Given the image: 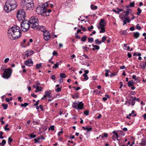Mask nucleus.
Returning <instances> with one entry per match:
<instances>
[{
	"instance_id": "1",
	"label": "nucleus",
	"mask_w": 146,
	"mask_h": 146,
	"mask_svg": "<svg viewBox=\"0 0 146 146\" xmlns=\"http://www.w3.org/2000/svg\"><path fill=\"white\" fill-rule=\"evenodd\" d=\"M17 6V3L15 0H7L4 6V9L8 13L15 9Z\"/></svg>"
},
{
	"instance_id": "2",
	"label": "nucleus",
	"mask_w": 146,
	"mask_h": 146,
	"mask_svg": "<svg viewBox=\"0 0 146 146\" xmlns=\"http://www.w3.org/2000/svg\"><path fill=\"white\" fill-rule=\"evenodd\" d=\"M21 3L23 7L26 10H33L34 5L33 0H22Z\"/></svg>"
},
{
	"instance_id": "3",
	"label": "nucleus",
	"mask_w": 146,
	"mask_h": 146,
	"mask_svg": "<svg viewBox=\"0 0 146 146\" xmlns=\"http://www.w3.org/2000/svg\"><path fill=\"white\" fill-rule=\"evenodd\" d=\"M30 25V27L35 30L40 28V26L38 25V21L36 17H32L29 21Z\"/></svg>"
},
{
	"instance_id": "4",
	"label": "nucleus",
	"mask_w": 146,
	"mask_h": 146,
	"mask_svg": "<svg viewBox=\"0 0 146 146\" xmlns=\"http://www.w3.org/2000/svg\"><path fill=\"white\" fill-rule=\"evenodd\" d=\"M17 17L19 21L25 20V13L23 9H19L17 13Z\"/></svg>"
},
{
	"instance_id": "5",
	"label": "nucleus",
	"mask_w": 146,
	"mask_h": 146,
	"mask_svg": "<svg viewBox=\"0 0 146 146\" xmlns=\"http://www.w3.org/2000/svg\"><path fill=\"white\" fill-rule=\"evenodd\" d=\"M30 27V25L29 21L25 20H23L21 23V28L22 31L24 32L28 31L29 27Z\"/></svg>"
},
{
	"instance_id": "6",
	"label": "nucleus",
	"mask_w": 146,
	"mask_h": 146,
	"mask_svg": "<svg viewBox=\"0 0 146 146\" xmlns=\"http://www.w3.org/2000/svg\"><path fill=\"white\" fill-rule=\"evenodd\" d=\"M21 31L20 27L17 26L12 27L9 29L8 31V35L9 34V36L11 37L12 34L13 33H15Z\"/></svg>"
},
{
	"instance_id": "7",
	"label": "nucleus",
	"mask_w": 146,
	"mask_h": 146,
	"mask_svg": "<svg viewBox=\"0 0 146 146\" xmlns=\"http://www.w3.org/2000/svg\"><path fill=\"white\" fill-rule=\"evenodd\" d=\"M47 11V9L45 7H41L38 6L36 9V12L38 14L42 15L43 16L45 15Z\"/></svg>"
},
{
	"instance_id": "8",
	"label": "nucleus",
	"mask_w": 146,
	"mask_h": 146,
	"mask_svg": "<svg viewBox=\"0 0 146 146\" xmlns=\"http://www.w3.org/2000/svg\"><path fill=\"white\" fill-rule=\"evenodd\" d=\"M21 33L22 32L21 31L18 32L13 33V34H12L11 37L9 36V34L8 35V36L10 39L12 40H15L20 38L21 36Z\"/></svg>"
},
{
	"instance_id": "9",
	"label": "nucleus",
	"mask_w": 146,
	"mask_h": 146,
	"mask_svg": "<svg viewBox=\"0 0 146 146\" xmlns=\"http://www.w3.org/2000/svg\"><path fill=\"white\" fill-rule=\"evenodd\" d=\"M12 70L10 68L5 69L3 74V77L6 79L9 78L11 75Z\"/></svg>"
},
{
	"instance_id": "10",
	"label": "nucleus",
	"mask_w": 146,
	"mask_h": 146,
	"mask_svg": "<svg viewBox=\"0 0 146 146\" xmlns=\"http://www.w3.org/2000/svg\"><path fill=\"white\" fill-rule=\"evenodd\" d=\"M24 63L25 64L29 66H32L33 64V62L31 58L25 61Z\"/></svg>"
},
{
	"instance_id": "11",
	"label": "nucleus",
	"mask_w": 146,
	"mask_h": 146,
	"mask_svg": "<svg viewBox=\"0 0 146 146\" xmlns=\"http://www.w3.org/2000/svg\"><path fill=\"white\" fill-rule=\"evenodd\" d=\"M36 88L37 90H39V91H41L42 90V88L41 87H39L38 86L40 85V83L38 82H36Z\"/></svg>"
},
{
	"instance_id": "12",
	"label": "nucleus",
	"mask_w": 146,
	"mask_h": 146,
	"mask_svg": "<svg viewBox=\"0 0 146 146\" xmlns=\"http://www.w3.org/2000/svg\"><path fill=\"white\" fill-rule=\"evenodd\" d=\"M104 27L105 26H97L99 29L100 30L101 29V30L100 31V33H104L106 31Z\"/></svg>"
},
{
	"instance_id": "13",
	"label": "nucleus",
	"mask_w": 146,
	"mask_h": 146,
	"mask_svg": "<svg viewBox=\"0 0 146 146\" xmlns=\"http://www.w3.org/2000/svg\"><path fill=\"white\" fill-rule=\"evenodd\" d=\"M100 26H105L106 25V23L104 19H102L100 20L99 23Z\"/></svg>"
},
{
	"instance_id": "14",
	"label": "nucleus",
	"mask_w": 146,
	"mask_h": 146,
	"mask_svg": "<svg viewBox=\"0 0 146 146\" xmlns=\"http://www.w3.org/2000/svg\"><path fill=\"white\" fill-rule=\"evenodd\" d=\"M84 105V104L82 102H81L78 104L77 108L79 110H82L83 107Z\"/></svg>"
},
{
	"instance_id": "15",
	"label": "nucleus",
	"mask_w": 146,
	"mask_h": 146,
	"mask_svg": "<svg viewBox=\"0 0 146 146\" xmlns=\"http://www.w3.org/2000/svg\"><path fill=\"white\" fill-rule=\"evenodd\" d=\"M82 128L84 130H87L88 132L91 131L92 129V128L90 126L89 127L88 126H86V127L83 126L82 127Z\"/></svg>"
},
{
	"instance_id": "16",
	"label": "nucleus",
	"mask_w": 146,
	"mask_h": 146,
	"mask_svg": "<svg viewBox=\"0 0 146 146\" xmlns=\"http://www.w3.org/2000/svg\"><path fill=\"white\" fill-rule=\"evenodd\" d=\"M134 82L133 80H131L129 81L127 83V85L129 87H131L134 84Z\"/></svg>"
},
{
	"instance_id": "17",
	"label": "nucleus",
	"mask_w": 146,
	"mask_h": 146,
	"mask_svg": "<svg viewBox=\"0 0 146 146\" xmlns=\"http://www.w3.org/2000/svg\"><path fill=\"white\" fill-rule=\"evenodd\" d=\"M133 36L135 38H137L140 36V34L138 32L133 33Z\"/></svg>"
},
{
	"instance_id": "18",
	"label": "nucleus",
	"mask_w": 146,
	"mask_h": 146,
	"mask_svg": "<svg viewBox=\"0 0 146 146\" xmlns=\"http://www.w3.org/2000/svg\"><path fill=\"white\" fill-rule=\"evenodd\" d=\"M141 143H139V145H146V139L143 138L141 139Z\"/></svg>"
},
{
	"instance_id": "19",
	"label": "nucleus",
	"mask_w": 146,
	"mask_h": 146,
	"mask_svg": "<svg viewBox=\"0 0 146 146\" xmlns=\"http://www.w3.org/2000/svg\"><path fill=\"white\" fill-rule=\"evenodd\" d=\"M139 66L141 68V69H144L146 67V66L144 63V62L143 61L141 62L139 65Z\"/></svg>"
},
{
	"instance_id": "20",
	"label": "nucleus",
	"mask_w": 146,
	"mask_h": 146,
	"mask_svg": "<svg viewBox=\"0 0 146 146\" xmlns=\"http://www.w3.org/2000/svg\"><path fill=\"white\" fill-rule=\"evenodd\" d=\"M78 102H75L72 103V106L74 108L76 109H77L78 106Z\"/></svg>"
},
{
	"instance_id": "21",
	"label": "nucleus",
	"mask_w": 146,
	"mask_h": 146,
	"mask_svg": "<svg viewBox=\"0 0 146 146\" xmlns=\"http://www.w3.org/2000/svg\"><path fill=\"white\" fill-rule=\"evenodd\" d=\"M131 11V10L130 9H127V11L124 12L125 13V14L124 15V17H125L129 15V13Z\"/></svg>"
},
{
	"instance_id": "22",
	"label": "nucleus",
	"mask_w": 146,
	"mask_h": 146,
	"mask_svg": "<svg viewBox=\"0 0 146 146\" xmlns=\"http://www.w3.org/2000/svg\"><path fill=\"white\" fill-rule=\"evenodd\" d=\"M87 38V36L86 35H84L82 37V38H81V41L83 42H85L86 41Z\"/></svg>"
},
{
	"instance_id": "23",
	"label": "nucleus",
	"mask_w": 146,
	"mask_h": 146,
	"mask_svg": "<svg viewBox=\"0 0 146 146\" xmlns=\"http://www.w3.org/2000/svg\"><path fill=\"white\" fill-rule=\"evenodd\" d=\"M51 91L50 90L48 91H46L45 92V94H46L47 96H49L51 94Z\"/></svg>"
},
{
	"instance_id": "24",
	"label": "nucleus",
	"mask_w": 146,
	"mask_h": 146,
	"mask_svg": "<svg viewBox=\"0 0 146 146\" xmlns=\"http://www.w3.org/2000/svg\"><path fill=\"white\" fill-rule=\"evenodd\" d=\"M36 136V135H34L33 133H31L29 135V137H30V139L31 138H35Z\"/></svg>"
},
{
	"instance_id": "25",
	"label": "nucleus",
	"mask_w": 146,
	"mask_h": 146,
	"mask_svg": "<svg viewBox=\"0 0 146 146\" xmlns=\"http://www.w3.org/2000/svg\"><path fill=\"white\" fill-rule=\"evenodd\" d=\"M119 32L122 35H125L127 34L126 30L120 31Z\"/></svg>"
},
{
	"instance_id": "26",
	"label": "nucleus",
	"mask_w": 146,
	"mask_h": 146,
	"mask_svg": "<svg viewBox=\"0 0 146 146\" xmlns=\"http://www.w3.org/2000/svg\"><path fill=\"white\" fill-rule=\"evenodd\" d=\"M91 8L92 10H96L98 8V7L94 5H91Z\"/></svg>"
},
{
	"instance_id": "27",
	"label": "nucleus",
	"mask_w": 146,
	"mask_h": 146,
	"mask_svg": "<svg viewBox=\"0 0 146 146\" xmlns=\"http://www.w3.org/2000/svg\"><path fill=\"white\" fill-rule=\"evenodd\" d=\"M42 64L40 63L39 64H36V69H38L39 68L41 67Z\"/></svg>"
},
{
	"instance_id": "28",
	"label": "nucleus",
	"mask_w": 146,
	"mask_h": 146,
	"mask_svg": "<svg viewBox=\"0 0 146 146\" xmlns=\"http://www.w3.org/2000/svg\"><path fill=\"white\" fill-rule=\"evenodd\" d=\"M88 42L90 43H92L94 42V38L92 37H89L88 38Z\"/></svg>"
},
{
	"instance_id": "29",
	"label": "nucleus",
	"mask_w": 146,
	"mask_h": 146,
	"mask_svg": "<svg viewBox=\"0 0 146 146\" xmlns=\"http://www.w3.org/2000/svg\"><path fill=\"white\" fill-rule=\"evenodd\" d=\"M60 76L61 78H65L66 77V76L65 74L63 73H61L60 74Z\"/></svg>"
},
{
	"instance_id": "30",
	"label": "nucleus",
	"mask_w": 146,
	"mask_h": 146,
	"mask_svg": "<svg viewBox=\"0 0 146 146\" xmlns=\"http://www.w3.org/2000/svg\"><path fill=\"white\" fill-rule=\"evenodd\" d=\"M137 10L138 12L137 13V14L138 15H139L141 12V10L139 7L137 8Z\"/></svg>"
},
{
	"instance_id": "31",
	"label": "nucleus",
	"mask_w": 146,
	"mask_h": 146,
	"mask_svg": "<svg viewBox=\"0 0 146 146\" xmlns=\"http://www.w3.org/2000/svg\"><path fill=\"white\" fill-rule=\"evenodd\" d=\"M50 34L48 35V36H44V39L45 40H46V41L48 40V39H49V38H50Z\"/></svg>"
},
{
	"instance_id": "32",
	"label": "nucleus",
	"mask_w": 146,
	"mask_h": 146,
	"mask_svg": "<svg viewBox=\"0 0 146 146\" xmlns=\"http://www.w3.org/2000/svg\"><path fill=\"white\" fill-rule=\"evenodd\" d=\"M29 104L27 103H25L24 104H21V106L22 107H26Z\"/></svg>"
},
{
	"instance_id": "33",
	"label": "nucleus",
	"mask_w": 146,
	"mask_h": 146,
	"mask_svg": "<svg viewBox=\"0 0 146 146\" xmlns=\"http://www.w3.org/2000/svg\"><path fill=\"white\" fill-rule=\"evenodd\" d=\"M84 77V78H83L84 80H88V76L87 74H84L83 75Z\"/></svg>"
},
{
	"instance_id": "34",
	"label": "nucleus",
	"mask_w": 146,
	"mask_h": 146,
	"mask_svg": "<svg viewBox=\"0 0 146 146\" xmlns=\"http://www.w3.org/2000/svg\"><path fill=\"white\" fill-rule=\"evenodd\" d=\"M6 141L5 140H3L2 141V142L1 143H0V145L1 146H4V145L5 144Z\"/></svg>"
},
{
	"instance_id": "35",
	"label": "nucleus",
	"mask_w": 146,
	"mask_h": 146,
	"mask_svg": "<svg viewBox=\"0 0 146 146\" xmlns=\"http://www.w3.org/2000/svg\"><path fill=\"white\" fill-rule=\"evenodd\" d=\"M2 106L3 107V109L4 110H6L7 108L8 105L7 104H5L4 103H3L2 105Z\"/></svg>"
},
{
	"instance_id": "36",
	"label": "nucleus",
	"mask_w": 146,
	"mask_h": 146,
	"mask_svg": "<svg viewBox=\"0 0 146 146\" xmlns=\"http://www.w3.org/2000/svg\"><path fill=\"white\" fill-rule=\"evenodd\" d=\"M13 139L10 137H9L8 143L9 145H10L11 143L13 141Z\"/></svg>"
},
{
	"instance_id": "37",
	"label": "nucleus",
	"mask_w": 146,
	"mask_h": 146,
	"mask_svg": "<svg viewBox=\"0 0 146 146\" xmlns=\"http://www.w3.org/2000/svg\"><path fill=\"white\" fill-rule=\"evenodd\" d=\"M50 34L48 31H45L44 32V36H48V35Z\"/></svg>"
},
{
	"instance_id": "38",
	"label": "nucleus",
	"mask_w": 146,
	"mask_h": 146,
	"mask_svg": "<svg viewBox=\"0 0 146 146\" xmlns=\"http://www.w3.org/2000/svg\"><path fill=\"white\" fill-rule=\"evenodd\" d=\"M125 20L128 23H129L131 21L130 19L128 17H126L125 18Z\"/></svg>"
},
{
	"instance_id": "39",
	"label": "nucleus",
	"mask_w": 146,
	"mask_h": 146,
	"mask_svg": "<svg viewBox=\"0 0 146 146\" xmlns=\"http://www.w3.org/2000/svg\"><path fill=\"white\" fill-rule=\"evenodd\" d=\"M107 37L105 36H104L102 38V42H104L106 40V38H107Z\"/></svg>"
},
{
	"instance_id": "40",
	"label": "nucleus",
	"mask_w": 146,
	"mask_h": 146,
	"mask_svg": "<svg viewBox=\"0 0 146 146\" xmlns=\"http://www.w3.org/2000/svg\"><path fill=\"white\" fill-rule=\"evenodd\" d=\"M129 6L131 7H133L135 6V3L134 1L129 3Z\"/></svg>"
},
{
	"instance_id": "41",
	"label": "nucleus",
	"mask_w": 146,
	"mask_h": 146,
	"mask_svg": "<svg viewBox=\"0 0 146 146\" xmlns=\"http://www.w3.org/2000/svg\"><path fill=\"white\" fill-rule=\"evenodd\" d=\"M54 126L52 125L50 126V127L49 128L48 130H51L53 131L54 130Z\"/></svg>"
},
{
	"instance_id": "42",
	"label": "nucleus",
	"mask_w": 146,
	"mask_h": 146,
	"mask_svg": "<svg viewBox=\"0 0 146 146\" xmlns=\"http://www.w3.org/2000/svg\"><path fill=\"white\" fill-rule=\"evenodd\" d=\"M107 96V97H104L103 98V100L104 101H106L107 99V98H110V97L109 96V95H106L105 96Z\"/></svg>"
},
{
	"instance_id": "43",
	"label": "nucleus",
	"mask_w": 146,
	"mask_h": 146,
	"mask_svg": "<svg viewBox=\"0 0 146 146\" xmlns=\"http://www.w3.org/2000/svg\"><path fill=\"white\" fill-rule=\"evenodd\" d=\"M58 66H59L58 63V62H57L56 63V64H54V66H53L52 68H56L58 67Z\"/></svg>"
},
{
	"instance_id": "44",
	"label": "nucleus",
	"mask_w": 146,
	"mask_h": 146,
	"mask_svg": "<svg viewBox=\"0 0 146 146\" xmlns=\"http://www.w3.org/2000/svg\"><path fill=\"white\" fill-rule=\"evenodd\" d=\"M61 87L60 88H58L57 89H56L55 91L57 92H59L61 91Z\"/></svg>"
},
{
	"instance_id": "45",
	"label": "nucleus",
	"mask_w": 146,
	"mask_h": 146,
	"mask_svg": "<svg viewBox=\"0 0 146 146\" xmlns=\"http://www.w3.org/2000/svg\"><path fill=\"white\" fill-rule=\"evenodd\" d=\"M81 70H84L85 72L84 74H88L89 72V71L88 70H85L84 68H82Z\"/></svg>"
},
{
	"instance_id": "46",
	"label": "nucleus",
	"mask_w": 146,
	"mask_h": 146,
	"mask_svg": "<svg viewBox=\"0 0 146 146\" xmlns=\"http://www.w3.org/2000/svg\"><path fill=\"white\" fill-rule=\"evenodd\" d=\"M89 111H88L86 110L84 112V114L86 115H88L89 114Z\"/></svg>"
},
{
	"instance_id": "47",
	"label": "nucleus",
	"mask_w": 146,
	"mask_h": 146,
	"mask_svg": "<svg viewBox=\"0 0 146 146\" xmlns=\"http://www.w3.org/2000/svg\"><path fill=\"white\" fill-rule=\"evenodd\" d=\"M134 100H136L139 102H140V99L139 98H137L136 97H133V99Z\"/></svg>"
},
{
	"instance_id": "48",
	"label": "nucleus",
	"mask_w": 146,
	"mask_h": 146,
	"mask_svg": "<svg viewBox=\"0 0 146 146\" xmlns=\"http://www.w3.org/2000/svg\"><path fill=\"white\" fill-rule=\"evenodd\" d=\"M130 102H129L128 101V100L126 101L125 102V105L128 104V106H130Z\"/></svg>"
},
{
	"instance_id": "49",
	"label": "nucleus",
	"mask_w": 146,
	"mask_h": 146,
	"mask_svg": "<svg viewBox=\"0 0 146 146\" xmlns=\"http://www.w3.org/2000/svg\"><path fill=\"white\" fill-rule=\"evenodd\" d=\"M117 74V73H112L110 75V77H112L113 76H115Z\"/></svg>"
},
{
	"instance_id": "50",
	"label": "nucleus",
	"mask_w": 146,
	"mask_h": 146,
	"mask_svg": "<svg viewBox=\"0 0 146 146\" xmlns=\"http://www.w3.org/2000/svg\"><path fill=\"white\" fill-rule=\"evenodd\" d=\"M94 28V27L92 25L90 27H88V30L89 31H91L92 29Z\"/></svg>"
},
{
	"instance_id": "51",
	"label": "nucleus",
	"mask_w": 146,
	"mask_h": 146,
	"mask_svg": "<svg viewBox=\"0 0 146 146\" xmlns=\"http://www.w3.org/2000/svg\"><path fill=\"white\" fill-rule=\"evenodd\" d=\"M45 139V138L44 137V136H43L42 135H41L40 137H38L37 138V139Z\"/></svg>"
},
{
	"instance_id": "52",
	"label": "nucleus",
	"mask_w": 146,
	"mask_h": 146,
	"mask_svg": "<svg viewBox=\"0 0 146 146\" xmlns=\"http://www.w3.org/2000/svg\"><path fill=\"white\" fill-rule=\"evenodd\" d=\"M9 58H7L5 59L4 60V62L5 63H7V62L9 60Z\"/></svg>"
},
{
	"instance_id": "53",
	"label": "nucleus",
	"mask_w": 146,
	"mask_h": 146,
	"mask_svg": "<svg viewBox=\"0 0 146 146\" xmlns=\"http://www.w3.org/2000/svg\"><path fill=\"white\" fill-rule=\"evenodd\" d=\"M73 88L75 90L78 91L79 90V89H80V87H78L77 88H76L75 86H74L73 87Z\"/></svg>"
},
{
	"instance_id": "54",
	"label": "nucleus",
	"mask_w": 146,
	"mask_h": 146,
	"mask_svg": "<svg viewBox=\"0 0 146 146\" xmlns=\"http://www.w3.org/2000/svg\"><path fill=\"white\" fill-rule=\"evenodd\" d=\"M63 133V132L62 131H60L58 133V136H60V135L62 134Z\"/></svg>"
},
{
	"instance_id": "55",
	"label": "nucleus",
	"mask_w": 146,
	"mask_h": 146,
	"mask_svg": "<svg viewBox=\"0 0 146 146\" xmlns=\"http://www.w3.org/2000/svg\"><path fill=\"white\" fill-rule=\"evenodd\" d=\"M136 28L138 30H140L141 28L139 26V24H137V25L136 26Z\"/></svg>"
},
{
	"instance_id": "56",
	"label": "nucleus",
	"mask_w": 146,
	"mask_h": 146,
	"mask_svg": "<svg viewBox=\"0 0 146 146\" xmlns=\"http://www.w3.org/2000/svg\"><path fill=\"white\" fill-rule=\"evenodd\" d=\"M94 48H95V49L98 50L100 48V46H98L96 45Z\"/></svg>"
},
{
	"instance_id": "57",
	"label": "nucleus",
	"mask_w": 146,
	"mask_h": 146,
	"mask_svg": "<svg viewBox=\"0 0 146 146\" xmlns=\"http://www.w3.org/2000/svg\"><path fill=\"white\" fill-rule=\"evenodd\" d=\"M75 35L76 36V37L80 39V37L79 35H78V34L77 33H76L75 34Z\"/></svg>"
},
{
	"instance_id": "58",
	"label": "nucleus",
	"mask_w": 146,
	"mask_h": 146,
	"mask_svg": "<svg viewBox=\"0 0 146 146\" xmlns=\"http://www.w3.org/2000/svg\"><path fill=\"white\" fill-rule=\"evenodd\" d=\"M31 96L32 97H34L35 98H36L37 97V96L34 93H33L31 94Z\"/></svg>"
},
{
	"instance_id": "59",
	"label": "nucleus",
	"mask_w": 146,
	"mask_h": 146,
	"mask_svg": "<svg viewBox=\"0 0 146 146\" xmlns=\"http://www.w3.org/2000/svg\"><path fill=\"white\" fill-rule=\"evenodd\" d=\"M116 9L118 10L119 11H119V13L120 12L122 11H123V9H119V8L117 7L116 8Z\"/></svg>"
},
{
	"instance_id": "60",
	"label": "nucleus",
	"mask_w": 146,
	"mask_h": 146,
	"mask_svg": "<svg viewBox=\"0 0 146 146\" xmlns=\"http://www.w3.org/2000/svg\"><path fill=\"white\" fill-rule=\"evenodd\" d=\"M59 83L61 84L63 82V80L62 78H60L59 80Z\"/></svg>"
},
{
	"instance_id": "61",
	"label": "nucleus",
	"mask_w": 146,
	"mask_h": 146,
	"mask_svg": "<svg viewBox=\"0 0 146 146\" xmlns=\"http://www.w3.org/2000/svg\"><path fill=\"white\" fill-rule=\"evenodd\" d=\"M131 105L132 106H133L135 103V102L134 101V100H132L131 101Z\"/></svg>"
},
{
	"instance_id": "62",
	"label": "nucleus",
	"mask_w": 146,
	"mask_h": 146,
	"mask_svg": "<svg viewBox=\"0 0 146 146\" xmlns=\"http://www.w3.org/2000/svg\"><path fill=\"white\" fill-rule=\"evenodd\" d=\"M52 54L53 55H57V52L56 51H54Z\"/></svg>"
},
{
	"instance_id": "63",
	"label": "nucleus",
	"mask_w": 146,
	"mask_h": 146,
	"mask_svg": "<svg viewBox=\"0 0 146 146\" xmlns=\"http://www.w3.org/2000/svg\"><path fill=\"white\" fill-rule=\"evenodd\" d=\"M129 29L131 31H133L135 29L134 27H131Z\"/></svg>"
},
{
	"instance_id": "64",
	"label": "nucleus",
	"mask_w": 146,
	"mask_h": 146,
	"mask_svg": "<svg viewBox=\"0 0 146 146\" xmlns=\"http://www.w3.org/2000/svg\"><path fill=\"white\" fill-rule=\"evenodd\" d=\"M127 56L129 58H130L131 57L132 55L131 53H129V52H128Z\"/></svg>"
}]
</instances>
